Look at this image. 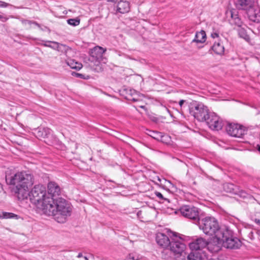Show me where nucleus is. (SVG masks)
I'll return each mask as SVG.
<instances>
[{"instance_id":"obj_1","label":"nucleus","mask_w":260,"mask_h":260,"mask_svg":"<svg viewBox=\"0 0 260 260\" xmlns=\"http://www.w3.org/2000/svg\"><path fill=\"white\" fill-rule=\"evenodd\" d=\"M6 181L18 199L24 200L27 199L28 190L34 184V178L31 174L19 172L14 174H7Z\"/></svg>"},{"instance_id":"obj_2","label":"nucleus","mask_w":260,"mask_h":260,"mask_svg":"<svg viewBox=\"0 0 260 260\" xmlns=\"http://www.w3.org/2000/svg\"><path fill=\"white\" fill-rule=\"evenodd\" d=\"M48 204L44 208V213L48 216H53L59 223H64L67 218L71 215V205L61 198L54 199H49Z\"/></svg>"},{"instance_id":"obj_3","label":"nucleus","mask_w":260,"mask_h":260,"mask_svg":"<svg viewBox=\"0 0 260 260\" xmlns=\"http://www.w3.org/2000/svg\"><path fill=\"white\" fill-rule=\"evenodd\" d=\"M218 236L217 238L212 239L209 245V247L213 246V252H218L222 246L228 249H237L241 246L240 241L233 236V231L228 228L225 227Z\"/></svg>"},{"instance_id":"obj_4","label":"nucleus","mask_w":260,"mask_h":260,"mask_svg":"<svg viewBox=\"0 0 260 260\" xmlns=\"http://www.w3.org/2000/svg\"><path fill=\"white\" fill-rule=\"evenodd\" d=\"M28 196L31 203L41 210L43 213L44 208H46V206L48 204L49 199L52 198L46 196L45 187L41 185H35L30 192L28 191Z\"/></svg>"},{"instance_id":"obj_5","label":"nucleus","mask_w":260,"mask_h":260,"mask_svg":"<svg viewBox=\"0 0 260 260\" xmlns=\"http://www.w3.org/2000/svg\"><path fill=\"white\" fill-rule=\"evenodd\" d=\"M169 237L171 239V242L168 249H164L162 252V257L164 259H169L171 257V254L181 256L185 249L186 246L182 241L181 238L176 233L168 232Z\"/></svg>"},{"instance_id":"obj_6","label":"nucleus","mask_w":260,"mask_h":260,"mask_svg":"<svg viewBox=\"0 0 260 260\" xmlns=\"http://www.w3.org/2000/svg\"><path fill=\"white\" fill-rule=\"evenodd\" d=\"M199 228L206 235L214 236L213 238H218L220 233H222L225 228H220L217 220L212 217H206L199 221Z\"/></svg>"},{"instance_id":"obj_7","label":"nucleus","mask_w":260,"mask_h":260,"mask_svg":"<svg viewBox=\"0 0 260 260\" xmlns=\"http://www.w3.org/2000/svg\"><path fill=\"white\" fill-rule=\"evenodd\" d=\"M190 112L199 121H204L210 112L207 107L202 103H198L193 106L190 109Z\"/></svg>"},{"instance_id":"obj_8","label":"nucleus","mask_w":260,"mask_h":260,"mask_svg":"<svg viewBox=\"0 0 260 260\" xmlns=\"http://www.w3.org/2000/svg\"><path fill=\"white\" fill-rule=\"evenodd\" d=\"M227 133L234 137L242 138L246 134L247 129L238 123H229L226 125Z\"/></svg>"},{"instance_id":"obj_9","label":"nucleus","mask_w":260,"mask_h":260,"mask_svg":"<svg viewBox=\"0 0 260 260\" xmlns=\"http://www.w3.org/2000/svg\"><path fill=\"white\" fill-rule=\"evenodd\" d=\"M210 243L202 238H199L189 243V246L191 252H199L202 255H205L203 249L207 246H208V248L213 251V246H212L211 248L209 247Z\"/></svg>"},{"instance_id":"obj_10","label":"nucleus","mask_w":260,"mask_h":260,"mask_svg":"<svg viewBox=\"0 0 260 260\" xmlns=\"http://www.w3.org/2000/svg\"><path fill=\"white\" fill-rule=\"evenodd\" d=\"M204 121L212 130L218 131L222 127V120L214 112H210Z\"/></svg>"},{"instance_id":"obj_11","label":"nucleus","mask_w":260,"mask_h":260,"mask_svg":"<svg viewBox=\"0 0 260 260\" xmlns=\"http://www.w3.org/2000/svg\"><path fill=\"white\" fill-rule=\"evenodd\" d=\"M181 214L184 217L194 220H199L198 209L195 207L184 205L180 208Z\"/></svg>"},{"instance_id":"obj_12","label":"nucleus","mask_w":260,"mask_h":260,"mask_svg":"<svg viewBox=\"0 0 260 260\" xmlns=\"http://www.w3.org/2000/svg\"><path fill=\"white\" fill-rule=\"evenodd\" d=\"M164 233H159L156 235V241L157 243L165 249H168L171 242V239Z\"/></svg>"},{"instance_id":"obj_13","label":"nucleus","mask_w":260,"mask_h":260,"mask_svg":"<svg viewBox=\"0 0 260 260\" xmlns=\"http://www.w3.org/2000/svg\"><path fill=\"white\" fill-rule=\"evenodd\" d=\"M247 14L249 19L254 22H260V8L254 6L247 10Z\"/></svg>"},{"instance_id":"obj_14","label":"nucleus","mask_w":260,"mask_h":260,"mask_svg":"<svg viewBox=\"0 0 260 260\" xmlns=\"http://www.w3.org/2000/svg\"><path fill=\"white\" fill-rule=\"evenodd\" d=\"M254 3V0H237L236 4L238 9L247 11L253 6Z\"/></svg>"},{"instance_id":"obj_15","label":"nucleus","mask_w":260,"mask_h":260,"mask_svg":"<svg viewBox=\"0 0 260 260\" xmlns=\"http://www.w3.org/2000/svg\"><path fill=\"white\" fill-rule=\"evenodd\" d=\"M61 189L59 186L55 182L51 181L48 184V192L52 197L59 196L60 193Z\"/></svg>"},{"instance_id":"obj_16","label":"nucleus","mask_w":260,"mask_h":260,"mask_svg":"<svg viewBox=\"0 0 260 260\" xmlns=\"http://www.w3.org/2000/svg\"><path fill=\"white\" fill-rule=\"evenodd\" d=\"M106 49L100 46H96L90 50V55L96 59L102 57L103 54L106 52Z\"/></svg>"},{"instance_id":"obj_17","label":"nucleus","mask_w":260,"mask_h":260,"mask_svg":"<svg viewBox=\"0 0 260 260\" xmlns=\"http://www.w3.org/2000/svg\"><path fill=\"white\" fill-rule=\"evenodd\" d=\"M117 7V12L122 14L128 12L130 10L129 4L127 1H120Z\"/></svg>"},{"instance_id":"obj_18","label":"nucleus","mask_w":260,"mask_h":260,"mask_svg":"<svg viewBox=\"0 0 260 260\" xmlns=\"http://www.w3.org/2000/svg\"><path fill=\"white\" fill-rule=\"evenodd\" d=\"M52 131L48 127L39 128L37 133L38 137L45 138H48L51 135Z\"/></svg>"},{"instance_id":"obj_19","label":"nucleus","mask_w":260,"mask_h":260,"mask_svg":"<svg viewBox=\"0 0 260 260\" xmlns=\"http://www.w3.org/2000/svg\"><path fill=\"white\" fill-rule=\"evenodd\" d=\"M206 39V34L204 30H201L197 32L194 39L192 41V42L203 43L205 42Z\"/></svg>"},{"instance_id":"obj_20","label":"nucleus","mask_w":260,"mask_h":260,"mask_svg":"<svg viewBox=\"0 0 260 260\" xmlns=\"http://www.w3.org/2000/svg\"><path fill=\"white\" fill-rule=\"evenodd\" d=\"M66 63L71 68L76 70H79L82 68L81 63L75 61L71 58H68L66 60Z\"/></svg>"},{"instance_id":"obj_21","label":"nucleus","mask_w":260,"mask_h":260,"mask_svg":"<svg viewBox=\"0 0 260 260\" xmlns=\"http://www.w3.org/2000/svg\"><path fill=\"white\" fill-rule=\"evenodd\" d=\"M205 255H202L199 252H191L187 256V259L183 258V260H203Z\"/></svg>"},{"instance_id":"obj_22","label":"nucleus","mask_w":260,"mask_h":260,"mask_svg":"<svg viewBox=\"0 0 260 260\" xmlns=\"http://www.w3.org/2000/svg\"><path fill=\"white\" fill-rule=\"evenodd\" d=\"M212 49L213 51L217 54L222 55L224 51V48L220 43H215L212 46Z\"/></svg>"},{"instance_id":"obj_23","label":"nucleus","mask_w":260,"mask_h":260,"mask_svg":"<svg viewBox=\"0 0 260 260\" xmlns=\"http://www.w3.org/2000/svg\"><path fill=\"white\" fill-rule=\"evenodd\" d=\"M226 16L229 19L228 20L229 22H233L235 18H236L238 16V12L235 9L228 10L226 12Z\"/></svg>"},{"instance_id":"obj_24","label":"nucleus","mask_w":260,"mask_h":260,"mask_svg":"<svg viewBox=\"0 0 260 260\" xmlns=\"http://www.w3.org/2000/svg\"><path fill=\"white\" fill-rule=\"evenodd\" d=\"M55 44L56 46L55 50L59 52L65 53L66 55H67V54L69 51H71V48L66 45L60 44L58 42Z\"/></svg>"},{"instance_id":"obj_25","label":"nucleus","mask_w":260,"mask_h":260,"mask_svg":"<svg viewBox=\"0 0 260 260\" xmlns=\"http://www.w3.org/2000/svg\"><path fill=\"white\" fill-rule=\"evenodd\" d=\"M18 215L11 212H2L0 213V217L5 219L17 218Z\"/></svg>"},{"instance_id":"obj_26","label":"nucleus","mask_w":260,"mask_h":260,"mask_svg":"<svg viewBox=\"0 0 260 260\" xmlns=\"http://www.w3.org/2000/svg\"><path fill=\"white\" fill-rule=\"evenodd\" d=\"M140 256L136 252L129 253L125 258L124 260H139Z\"/></svg>"},{"instance_id":"obj_27","label":"nucleus","mask_w":260,"mask_h":260,"mask_svg":"<svg viewBox=\"0 0 260 260\" xmlns=\"http://www.w3.org/2000/svg\"><path fill=\"white\" fill-rule=\"evenodd\" d=\"M67 22L69 24L76 26L79 24L80 19L78 18L69 19L67 20Z\"/></svg>"},{"instance_id":"obj_28","label":"nucleus","mask_w":260,"mask_h":260,"mask_svg":"<svg viewBox=\"0 0 260 260\" xmlns=\"http://www.w3.org/2000/svg\"><path fill=\"white\" fill-rule=\"evenodd\" d=\"M238 31V34L241 38L244 39H246L248 38L246 31L244 28H242L241 27H239Z\"/></svg>"},{"instance_id":"obj_29","label":"nucleus","mask_w":260,"mask_h":260,"mask_svg":"<svg viewBox=\"0 0 260 260\" xmlns=\"http://www.w3.org/2000/svg\"><path fill=\"white\" fill-rule=\"evenodd\" d=\"M233 21H234L233 22L230 23L232 25H235L239 27L242 26L243 22L239 16H238L236 18H235V19Z\"/></svg>"},{"instance_id":"obj_30","label":"nucleus","mask_w":260,"mask_h":260,"mask_svg":"<svg viewBox=\"0 0 260 260\" xmlns=\"http://www.w3.org/2000/svg\"><path fill=\"white\" fill-rule=\"evenodd\" d=\"M57 42L55 41H46V43L44 44V45L46 47H50L54 50H55L56 48V44Z\"/></svg>"},{"instance_id":"obj_31","label":"nucleus","mask_w":260,"mask_h":260,"mask_svg":"<svg viewBox=\"0 0 260 260\" xmlns=\"http://www.w3.org/2000/svg\"><path fill=\"white\" fill-rule=\"evenodd\" d=\"M226 187L229 189V190H227L226 191L231 192L234 190V186L233 184H226L224 185V188L226 189Z\"/></svg>"},{"instance_id":"obj_32","label":"nucleus","mask_w":260,"mask_h":260,"mask_svg":"<svg viewBox=\"0 0 260 260\" xmlns=\"http://www.w3.org/2000/svg\"><path fill=\"white\" fill-rule=\"evenodd\" d=\"M155 194L159 199L167 200V199H166L164 198L162 194L160 192H159L155 191Z\"/></svg>"},{"instance_id":"obj_33","label":"nucleus","mask_w":260,"mask_h":260,"mask_svg":"<svg viewBox=\"0 0 260 260\" xmlns=\"http://www.w3.org/2000/svg\"><path fill=\"white\" fill-rule=\"evenodd\" d=\"M73 75H75L77 77H79L82 79H85V75L80 73H73Z\"/></svg>"},{"instance_id":"obj_34","label":"nucleus","mask_w":260,"mask_h":260,"mask_svg":"<svg viewBox=\"0 0 260 260\" xmlns=\"http://www.w3.org/2000/svg\"><path fill=\"white\" fill-rule=\"evenodd\" d=\"M9 6H10L9 4L0 1V8H6Z\"/></svg>"},{"instance_id":"obj_35","label":"nucleus","mask_w":260,"mask_h":260,"mask_svg":"<svg viewBox=\"0 0 260 260\" xmlns=\"http://www.w3.org/2000/svg\"><path fill=\"white\" fill-rule=\"evenodd\" d=\"M7 19L8 18L7 17L0 15V20H1L3 22L6 21Z\"/></svg>"},{"instance_id":"obj_36","label":"nucleus","mask_w":260,"mask_h":260,"mask_svg":"<svg viewBox=\"0 0 260 260\" xmlns=\"http://www.w3.org/2000/svg\"><path fill=\"white\" fill-rule=\"evenodd\" d=\"M211 37L213 38H218L219 37L218 34L216 32H214L211 34Z\"/></svg>"},{"instance_id":"obj_37","label":"nucleus","mask_w":260,"mask_h":260,"mask_svg":"<svg viewBox=\"0 0 260 260\" xmlns=\"http://www.w3.org/2000/svg\"><path fill=\"white\" fill-rule=\"evenodd\" d=\"M185 102V100H181L179 101V105H180V107H182L183 104Z\"/></svg>"},{"instance_id":"obj_38","label":"nucleus","mask_w":260,"mask_h":260,"mask_svg":"<svg viewBox=\"0 0 260 260\" xmlns=\"http://www.w3.org/2000/svg\"><path fill=\"white\" fill-rule=\"evenodd\" d=\"M3 193V187L1 185V184L0 183V196H2Z\"/></svg>"},{"instance_id":"obj_39","label":"nucleus","mask_w":260,"mask_h":260,"mask_svg":"<svg viewBox=\"0 0 260 260\" xmlns=\"http://www.w3.org/2000/svg\"><path fill=\"white\" fill-rule=\"evenodd\" d=\"M255 222L257 224H258L260 225V219H257V218H255Z\"/></svg>"},{"instance_id":"obj_40","label":"nucleus","mask_w":260,"mask_h":260,"mask_svg":"<svg viewBox=\"0 0 260 260\" xmlns=\"http://www.w3.org/2000/svg\"><path fill=\"white\" fill-rule=\"evenodd\" d=\"M82 257V253H79L78 255H77V257L78 258H80V257Z\"/></svg>"},{"instance_id":"obj_41","label":"nucleus","mask_w":260,"mask_h":260,"mask_svg":"<svg viewBox=\"0 0 260 260\" xmlns=\"http://www.w3.org/2000/svg\"><path fill=\"white\" fill-rule=\"evenodd\" d=\"M180 256V259H177V260H183L182 259L183 258H185V256H182V254L181 255V256Z\"/></svg>"},{"instance_id":"obj_42","label":"nucleus","mask_w":260,"mask_h":260,"mask_svg":"<svg viewBox=\"0 0 260 260\" xmlns=\"http://www.w3.org/2000/svg\"><path fill=\"white\" fill-rule=\"evenodd\" d=\"M138 107L141 108H142V109H144L145 108V106H142V105H137Z\"/></svg>"},{"instance_id":"obj_43","label":"nucleus","mask_w":260,"mask_h":260,"mask_svg":"<svg viewBox=\"0 0 260 260\" xmlns=\"http://www.w3.org/2000/svg\"><path fill=\"white\" fill-rule=\"evenodd\" d=\"M89 258V257H88L87 256H84V258L85 260H88Z\"/></svg>"},{"instance_id":"obj_44","label":"nucleus","mask_w":260,"mask_h":260,"mask_svg":"<svg viewBox=\"0 0 260 260\" xmlns=\"http://www.w3.org/2000/svg\"><path fill=\"white\" fill-rule=\"evenodd\" d=\"M131 100L134 101V102L138 101V100L137 99H135V98H133Z\"/></svg>"},{"instance_id":"obj_45","label":"nucleus","mask_w":260,"mask_h":260,"mask_svg":"<svg viewBox=\"0 0 260 260\" xmlns=\"http://www.w3.org/2000/svg\"><path fill=\"white\" fill-rule=\"evenodd\" d=\"M257 146H258L257 150L260 152V146L259 145H257Z\"/></svg>"},{"instance_id":"obj_46","label":"nucleus","mask_w":260,"mask_h":260,"mask_svg":"<svg viewBox=\"0 0 260 260\" xmlns=\"http://www.w3.org/2000/svg\"><path fill=\"white\" fill-rule=\"evenodd\" d=\"M108 2H114V0H108Z\"/></svg>"},{"instance_id":"obj_47","label":"nucleus","mask_w":260,"mask_h":260,"mask_svg":"<svg viewBox=\"0 0 260 260\" xmlns=\"http://www.w3.org/2000/svg\"><path fill=\"white\" fill-rule=\"evenodd\" d=\"M153 138H155V135H153V136H151Z\"/></svg>"},{"instance_id":"obj_48","label":"nucleus","mask_w":260,"mask_h":260,"mask_svg":"<svg viewBox=\"0 0 260 260\" xmlns=\"http://www.w3.org/2000/svg\"><path fill=\"white\" fill-rule=\"evenodd\" d=\"M153 138H155V135H153V136H151Z\"/></svg>"},{"instance_id":"obj_49","label":"nucleus","mask_w":260,"mask_h":260,"mask_svg":"<svg viewBox=\"0 0 260 260\" xmlns=\"http://www.w3.org/2000/svg\"><path fill=\"white\" fill-rule=\"evenodd\" d=\"M152 133L154 134H156V133H155L154 132H152Z\"/></svg>"}]
</instances>
